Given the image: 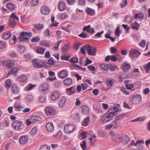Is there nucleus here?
<instances>
[{
	"instance_id": "nucleus-29",
	"label": "nucleus",
	"mask_w": 150,
	"mask_h": 150,
	"mask_svg": "<svg viewBox=\"0 0 150 150\" xmlns=\"http://www.w3.org/2000/svg\"><path fill=\"white\" fill-rule=\"evenodd\" d=\"M87 132L83 131L81 132L79 135V139L81 140H82L87 137Z\"/></svg>"
},
{
	"instance_id": "nucleus-18",
	"label": "nucleus",
	"mask_w": 150,
	"mask_h": 150,
	"mask_svg": "<svg viewBox=\"0 0 150 150\" xmlns=\"http://www.w3.org/2000/svg\"><path fill=\"white\" fill-rule=\"evenodd\" d=\"M140 144V145L142 144L143 145H144V140L143 139L138 140L136 143H135L134 140H132L131 143V145H134L135 146H139V145H138V144Z\"/></svg>"
},
{
	"instance_id": "nucleus-23",
	"label": "nucleus",
	"mask_w": 150,
	"mask_h": 150,
	"mask_svg": "<svg viewBox=\"0 0 150 150\" xmlns=\"http://www.w3.org/2000/svg\"><path fill=\"white\" fill-rule=\"evenodd\" d=\"M59 8L61 11H64L66 8L65 4L62 1H61L59 2Z\"/></svg>"
},
{
	"instance_id": "nucleus-61",
	"label": "nucleus",
	"mask_w": 150,
	"mask_h": 150,
	"mask_svg": "<svg viewBox=\"0 0 150 150\" xmlns=\"http://www.w3.org/2000/svg\"><path fill=\"white\" fill-rule=\"evenodd\" d=\"M14 107L19 109H20L21 108H22L21 105L18 103H16L14 104Z\"/></svg>"
},
{
	"instance_id": "nucleus-48",
	"label": "nucleus",
	"mask_w": 150,
	"mask_h": 150,
	"mask_svg": "<svg viewBox=\"0 0 150 150\" xmlns=\"http://www.w3.org/2000/svg\"><path fill=\"white\" fill-rule=\"evenodd\" d=\"M6 46V43L4 41H0V49H4Z\"/></svg>"
},
{
	"instance_id": "nucleus-53",
	"label": "nucleus",
	"mask_w": 150,
	"mask_h": 150,
	"mask_svg": "<svg viewBox=\"0 0 150 150\" xmlns=\"http://www.w3.org/2000/svg\"><path fill=\"white\" fill-rule=\"evenodd\" d=\"M12 131L10 130H9L5 134V136L7 138H9L12 136Z\"/></svg>"
},
{
	"instance_id": "nucleus-57",
	"label": "nucleus",
	"mask_w": 150,
	"mask_h": 150,
	"mask_svg": "<svg viewBox=\"0 0 150 150\" xmlns=\"http://www.w3.org/2000/svg\"><path fill=\"white\" fill-rule=\"evenodd\" d=\"M69 48V46L67 45H65L62 48V50L63 53L66 52Z\"/></svg>"
},
{
	"instance_id": "nucleus-54",
	"label": "nucleus",
	"mask_w": 150,
	"mask_h": 150,
	"mask_svg": "<svg viewBox=\"0 0 150 150\" xmlns=\"http://www.w3.org/2000/svg\"><path fill=\"white\" fill-rule=\"evenodd\" d=\"M25 50V47L22 46H19L18 49V51L20 53H22Z\"/></svg>"
},
{
	"instance_id": "nucleus-31",
	"label": "nucleus",
	"mask_w": 150,
	"mask_h": 150,
	"mask_svg": "<svg viewBox=\"0 0 150 150\" xmlns=\"http://www.w3.org/2000/svg\"><path fill=\"white\" fill-rule=\"evenodd\" d=\"M126 87L128 90H131V91H134L135 90V88H133V89H132L134 86V84L132 83H127L126 85Z\"/></svg>"
},
{
	"instance_id": "nucleus-41",
	"label": "nucleus",
	"mask_w": 150,
	"mask_h": 150,
	"mask_svg": "<svg viewBox=\"0 0 150 150\" xmlns=\"http://www.w3.org/2000/svg\"><path fill=\"white\" fill-rule=\"evenodd\" d=\"M121 32V31L119 27H117L115 31L114 34L116 36L119 37L120 33Z\"/></svg>"
},
{
	"instance_id": "nucleus-51",
	"label": "nucleus",
	"mask_w": 150,
	"mask_h": 150,
	"mask_svg": "<svg viewBox=\"0 0 150 150\" xmlns=\"http://www.w3.org/2000/svg\"><path fill=\"white\" fill-rule=\"evenodd\" d=\"M70 61L73 63H76L78 62V59L77 57H74L71 58Z\"/></svg>"
},
{
	"instance_id": "nucleus-42",
	"label": "nucleus",
	"mask_w": 150,
	"mask_h": 150,
	"mask_svg": "<svg viewBox=\"0 0 150 150\" xmlns=\"http://www.w3.org/2000/svg\"><path fill=\"white\" fill-rule=\"evenodd\" d=\"M34 26L35 28L38 30H41L43 28V25L42 24H35Z\"/></svg>"
},
{
	"instance_id": "nucleus-63",
	"label": "nucleus",
	"mask_w": 150,
	"mask_h": 150,
	"mask_svg": "<svg viewBox=\"0 0 150 150\" xmlns=\"http://www.w3.org/2000/svg\"><path fill=\"white\" fill-rule=\"evenodd\" d=\"M87 69L89 70L92 71H94L95 70V67L92 65H91L87 67Z\"/></svg>"
},
{
	"instance_id": "nucleus-45",
	"label": "nucleus",
	"mask_w": 150,
	"mask_h": 150,
	"mask_svg": "<svg viewBox=\"0 0 150 150\" xmlns=\"http://www.w3.org/2000/svg\"><path fill=\"white\" fill-rule=\"evenodd\" d=\"M50 147L47 145H43L40 147V150H50Z\"/></svg>"
},
{
	"instance_id": "nucleus-33",
	"label": "nucleus",
	"mask_w": 150,
	"mask_h": 150,
	"mask_svg": "<svg viewBox=\"0 0 150 150\" xmlns=\"http://www.w3.org/2000/svg\"><path fill=\"white\" fill-rule=\"evenodd\" d=\"M46 49L41 47H40L37 48L36 51L38 53L41 54H44V51Z\"/></svg>"
},
{
	"instance_id": "nucleus-4",
	"label": "nucleus",
	"mask_w": 150,
	"mask_h": 150,
	"mask_svg": "<svg viewBox=\"0 0 150 150\" xmlns=\"http://www.w3.org/2000/svg\"><path fill=\"white\" fill-rule=\"evenodd\" d=\"M75 128V125L71 124H67L65 125L64 128L65 133L68 134L74 131Z\"/></svg>"
},
{
	"instance_id": "nucleus-12",
	"label": "nucleus",
	"mask_w": 150,
	"mask_h": 150,
	"mask_svg": "<svg viewBox=\"0 0 150 150\" xmlns=\"http://www.w3.org/2000/svg\"><path fill=\"white\" fill-rule=\"evenodd\" d=\"M117 58L114 55H108L106 56L105 59V62H108L110 60L111 61L115 62L117 60Z\"/></svg>"
},
{
	"instance_id": "nucleus-25",
	"label": "nucleus",
	"mask_w": 150,
	"mask_h": 150,
	"mask_svg": "<svg viewBox=\"0 0 150 150\" xmlns=\"http://www.w3.org/2000/svg\"><path fill=\"white\" fill-rule=\"evenodd\" d=\"M18 79L19 81L23 82L27 80V77L26 75H23L18 77Z\"/></svg>"
},
{
	"instance_id": "nucleus-36",
	"label": "nucleus",
	"mask_w": 150,
	"mask_h": 150,
	"mask_svg": "<svg viewBox=\"0 0 150 150\" xmlns=\"http://www.w3.org/2000/svg\"><path fill=\"white\" fill-rule=\"evenodd\" d=\"M18 40L23 42H25L29 39V38H28L25 36H21L18 38Z\"/></svg>"
},
{
	"instance_id": "nucleus-43",
	"label": "nucleus",
	"mask_w": 150,
	"mask_h": 150,
	"mask_svg": "<svg viewBox=\"0 0 150 150\" xmlns=\"http://www.w3.org/2000/svg\"><path fill=\"white\" fill-rule=\"evenodd\" d=\"M144 67L146 71V73H148L150 70V62H149L147 64L145 65L144 66Z\"/></svg>"
},
{
	"instance_id": "nucleus-27",
	"label": "nucleus",
	"mask_w": 150,
	"mask_h": 150,
	"mask_svg": "<svg viewBox=\"0 0 150 150\" xmlns=\"http://www.w3.org/2000/svg\"><path fill=\"white\" fill-rule=\"evenodd\" d=\"M82 112L85 114L88 113L89 111L88 107L86 105H83L82 106Z\"/></svg>"
},
{
	"instance_id": "nucleus-47",
	"label": "nucleus",
	"mask_w": 150,
	"mask_h": 150,
	"mask_svg": "<svg viewBox=\"0 0 150 150\" xmlns=\"http://www.w3.org/2000/svg\"><path fill=\"white\" fill-rule=\"evenodd\" d=\"M40 38L39 36H36L32 38L31 40V41L32 42H37L40 40Z\"/></svg>"
},
{
	"instance_id": "nucleus-5",
	"label": "nucleus",
	"mask_w": 150,
	"mask_h": 150,
	"mask_svg": "<svg viewBox=\"0 0 150 150\" xmlns=\"http://www.w3.org/2000/svg\"><path fill=\"white\" fill-rule=\"evenodd\" d=\"M45 113L48 116H53L55 114V111L52 108L48 107L45 109Z\"/></svg>"
},
{
	"instance_id": "nucleus-15",
	"label": "nucleus",
	"mask_w": 150,
	"mask_h": 150,
	"mask_svg": "<svg viewBox=\"0 0 150 150\" xmlns=\"http://www.w3.org/2000/svg\"><path fill=\"white\" fill-rule=\"evenodd\" d=\"M60 97V93L59 91H55L54 92L51 96L52 99L53 100H55L58 99Z\"/></svg>"
},
{
	"instance_id": "nucleus-59",
	"label": "nucleus",
	"mask_w": 150,
	"mask_h": 150,
	"mask_svg": "<svg viewBox=\"0 0 150 150\" xmlns=\"http://www.w3.org/2000/svg\"><path fill=\"white\" fill-rule=\"evenodd\" d=\"M32 6H33L37 5L38 3V0H31Z\"/></svg>"
},
{
	"instance_id": "nucleus-46",
	"label": "nucleus",
	"mask_w": 150,
	"mask_h": 150,
	"mask_svg": "<svg viewBox=\"0 0 150 150\" xmlns=\"http://www.w3.org/2000/svg\"><path fill=\"white\" fill-rule=\"evenodd\" d=\"M14 63L11 61H7L6 65L8 68H11L14 65Z\"/></svg>"
},
{
	"instance_id": "nucleus-38",
	"label": "nucleus",
	"mask_w": 150,
	"mask_h": 150,
	"mask_svg": "<svg viewBox=\"0 0 150 150\" xmlns=\"http://www.w3.org/2000/svg\"><path fill=\"white\" fill-rule=\"evenodd\" d=\"M145 117H140L134 119L131 122H136L137 121H143L145 120Z\"/></svg>"
},
{
	"instance_id": "nucleus-10",
	"label": "nucleus",
	"mask_w": 150,
	"mask_h": 150,
	"mask_svg": "<svg viewBox=\"0 0 150 150\" xmlns=\"http://www.w3.org/2000/svg\"><path fill=\"white\" fill-rule=\"evenodd\" d=\"M42 120L41 117L38 115H35L31 116L30 119H27L26 122H30L31 121L40 122L42 121Z\"/></svg>"
},
{
	"instance_id": "nucleus-19",
	"label": "nucleus",
	"mask_w": 150,
	"mask_h": 150,
	"mask_svg": "<svg viewBox=\"0 0 150 150\" xmlns=\"http://www.w3.org/2000/svg\"><path fill=\"white\" fill-rule=\"evenodd\" d=\"M22 122H12V126L15 130L19 129L21 127Z\"/></svg>"
},
{
	"instance_id": "nucleus-3",
	"label": "nucleus",
	"mask_w": 150,
	"mask_h": 150,
	"mask_svg": "<svg viewBox=\"0 0 150 150\" xmlns=\"http://www.w3.org/2000/svg\"><path fill=\"white\" fill-rule=\"evenodd\" d=\"M85 47L88 55L94 56L96 54V48L91 47L88 45H85Z\"/></svg>"
},
{
	"instance_id": "nucleus-20",
	"label": "nucleus",
	"mask_w": 150,
	"mask_h": 150,
	"mask_svg": "<svg viewBox=\"0 0 150 150\" xmlns=\"http://www.w3.org/2000/svg\"><path fill=\"white\" fill-rule=\"evenodd\" d=\"M11 33L10 31L4 33L1 36V38L5 40H8L11 37Z\"/></svg>"
},
{
	"instance_id": "nucleus-17",
	"label": "nucleus",
	"mask_w": 150,
	"mask_h": 150,
	"mask_svg": "<svg viewBox=\"0 0 150 150\" xmlns=\"http://www.w3.org/2000/svg\"><path fill=\"white\" fill-rule=\"evenodd\" d=\"M111 66V64H105L104 63H103L100 65V67L101 68L105 71L109 69Z\"/></svg>"
},
{
	"instance_id": "nucleus-39",
	"label": "nucleus",
	"mask_w": 150,
	"mask_h": 150,
	"mask_svg": "<svg viewBox=\"0 0 150 150\" xmlns=\"http://www.w3.org/2000/svg\"><path fill=\"white\" fill-rule=\"evenodd\" d=\"M36 86L35 85H33L31 84H29L26 87V90L28 91L31 90L32 89L34 88Z\"/></svg>"
},
{
	"instance_id": "nucleus-55",
	"label": "nucleus",
	"mask_w": 150,
	"mask_h": 150,
	"mask_svg": "<svg viewBox=\"0 0 150 150\" xmlns=\"http://www.w3.org/2000/svg\"><path fill=\"white\" fill-rule=\"evenodd\" d=\"M132 19V17L130 16H126L125 21L128 23H130Z\"/></svg>"
},
{
	"instance_id": "nucleus-32",
	"label": "nucleus",
	"mask_w": 150,
	"mask_h": 150,
	"mask_svg": "<svg viewBox=\"0 0 150 150\" xmlns=\"http://www.w3.org/2000/svg\"><path fill=\"white\" fill-rule=\"evenodd\" d=\"M139 25L137 22L132 23L131 25V28L134 29L138 30L139 29Z\"/></svg>"
},
{
	"instance_id": "nucleus-37",
	"label": "nucleus",
	"mask_w": 150,
	"mask_h": 150,
	"mask_svg": "<svg viewBox=\"0 0 150 150\" xmlns=\"http://www.w3.org/2000/svg\"><path fill=\"white\" fill-rule=\"evenodd\" d=\"M20 35L21 36H29L30 37L32 36V33L31 32H21L20 33Z\"/></svg>"
},
{
	"instance_id": "nucleus-16",
	"label": "nucleus",
	"mask_w": 150,
	"mask_h": 150,
	"mask_svg": "<svg viewBox=\"0 0 150 150\" xmlns=\"http://www.w3.org/2000/svg\"><path fill=\"white\" fill-rule=\"evenodd\" d=\"M46 127L47 130L48 132H52L54 130V127L52 122H47Z\"/></svg>"
},
{
	"instance_id": "nucleus-40",
	"label": "nucleus",
	"mask_w": 150,
	"mask_h": 150,
	"mask_svg": "<svg viewBox=\"0 0 150 150\" xmlns=\"http://www.w3.org/2000/svg\"><path fill=\"white\" fill-rule=\"evenodd\" d=\"M11 91L14 93H18V89L17 86L13 85L12 86Z\"/></svg>"
},
{
	"instance_id": "nucleus-8",
	"label": "nucleus",
	"mask_w": 150,
	"mask_h": 150,
	"mask_svg": "<svg viewBox=\"0 0 150 150\" xmlns=\"http://www.w3.org/2000/svg\"><path fill=\"white\" fill-rule=\"evenodd\" d=\"M40 11L42 15H47L50 13V8L48 6H44L41 7Z\"/></svg>"
},
{
	"instance_id": "nucleus-22",
	"label": "nucleus",
	"mask_w": 150,
	"mask_h": 150,
	"mask_svg": "<svg viewBox=\"0 0 150 150\" xmlns=\"http://www.w3.org/2000/svg\"><path fill=\"white\" fill-rule=\"evenodd\" d=\"M68 73L65 70H62L60 71L59 73V77L61 79H64L67 76Z\"/></svg>"
},
{
	"instance_id": "nucleus-64",
	"label": "nucleus",
	"mask_w": 150,
	"mask_h": 150,
	"mask_svg": "<svg viewBox=\"0 0 150 150\" xmlns=\"http://www.w3.org/2000/svg\"><path fill=\"white\" fill-rule=\"evenodd\" d=\"M98 133L100 135V136L102 137H104L106 135V133L102 130L99 131L98 132Z\"/></svg>"
},
{
	"instance_id": "nucleus-28",
	"label": "nucleus",
	"mask_w": 150,
	"mask_h": 150,
	"mask_svg": "<svg viewBox=\"0 0 150 150\" xmlns=\"http://www.w3.org/2000/svg\"><path fill=\"white\" fill-rule=\"evenodd\" d=\"M95 10L90 8H88L86 11V12L87 14L89 16H92L94 13Z\"/></svg>"
},
{
	"instance_id": "nucleus-7",
	"label": "nucleus",
	"mask_w": 150,
	"mask_h": 150,
	"mask_svg": "<svg viewBox=\"0 0 150 150\" xmlns=\"http://www.w3.org/2000/svg\"><path fill=\"white\" fill-rule=\"evenodd\" d=\"M32 62L34 67L36 68H41L43 66V63L41 61H39L36 59H33Z\"/></svg>"
},
{
	"instance_id": "nucleus-34",
	"label": "nucleus",
	"mask_w": 150,
	"mask_h": 150,
	"mask_svg": "<svg viewBox=\"0 0 150 150\" xmlns=\"http://www.w3.org/2000/svg\"><path fill=\"white\" fill-rule=\"evenodd\" d=\"M134 17L135 19H142L144 18V15L141 13H137L135 14Z\"/></svg>"
},
{
	"instance_id": "nucleus-6",
	"label": "nucleus",
	"mask_w": 150,
	"mask_h": 150,
	"mask_svg": "<svg viewBox=\"0 0 150 150\" xmlns=\"http://www.w3.org/2000/svg\"><path fill=\"white\" fill-rule=\"evenodd\" d=\"M140 53L138 50L134 49H132L129 52V57L132 59L137 58L138 57L140 54Z\"/></svg>"
},
{
	"instance_id": "nucleus-11",
	"label": "nucleus",
	"mask_w": 150,
	"mask_h": 150,
	"mask_svg": "<svg viewBox=\"0 0 150 150\" xmlns=\"http://www.w3.org/2000/svg\"><path fill=\"white\" fill-rule=\"evenodd\" d=\"M76 92L75 88L74 86L66 89V93L69 96L75 93Z\"/></svg>"
},
{
	"instance_id": "nucleus-13",
	"label": "nucleus",
	"mask_w": 150,
	"mask_h": 150,
	"mask_svg": "<svg viewBox=\"0 0 150 150\" xmlns=\"http://www.w3.org/2000/svg\"><path fill=\"white\" fill-rule=\"evenodd\" d=\"M39 88L40 91L43 92L49 89V84L47 83H44L40 86Z\"/></svg>"
},
{
	"instance_id": "nucleus-24",
	"label": "nucleus",
	"mask_w": 150,
	"mask_h": 150,
	"mask_svg": "<svg viewBox=\"0 0 150 150\" xmlns=\"http://www.w3.org/2000/svg\"><path fill=\"white\" fill-rule=\"evenodd\" d=\"M72 83V80L70 78H67L64 80L63 83L66 86H69Z\"/></svg>"
},
{
	"instance_id": "nucleus-26",
	"label": "nucleus",
	"mask_w": 150,
	"mask_h": 150,
	"mask_svg": "<svg viewBox=\"0 0 150 150\" xmlns=\"http://www.w3.org/2000/svg\"><path fill=\"white\" fill-rule=\"evenodd\" d=\"M122 67L124 71H128L130 69L131 66L130 64L125 62L123 64Z\"/></svg>"
},
{
	"instance_id": "nucleus-44",
	"label": "nucleus",
	"mask_w": 150,
	"mask_h": 150,
	"mask_svg": "<svg viewBox=\"0 0 150 150\" xmlns=\"http://www.w3.org/2000/svg\"><path fill=\"white\" fill-rule=\"evenodd\" d=\"M7 6L8 8L11 10H13L15 8V6L12 3H8L7 4Z\"/></svg>"
},
{
	"instance_id": "nucleus-9",
	"label": "nucleus",
	"mask_w": 150,
	"mask_h": 150,
	"mask_svg": "<svg viewBox=\"0 0 150 150\" xmlns=\"http://www.w3.org/2000/svg\"><path fill=\"white\" fill-rule=\"evenodd\" d=\"M115 82V79L110 78L106 81L105 84L109 89H110L113 86Z\"/></svg>"
},
{
	"instance_id": "nucleus-30",
	"label": "nucleus",
	"mask_w": 150,
	"mask_h": 150,
	"mask_svg": "<svg viewBox=\"0 0 150 150\" xmlns=\"http://www.w3.org/2000/svg\"><path fill=\"white\" fill-rule=\"evenodd\" d=\"M12 85V82L10 79H8L6 81L5 86L7 89H9L10 88Z\"/></svg>"
},
{
	"instance_id": "nucleus-50",
	"label": "nucleus",
	"mask_w": 150,
	"mask_h": 150,
	"mask_svg": "<svg viewBox=\"0 0 150 150\" xmlns=\"http://www.w3.org/2000/svg\"><path fill=\"white\" fill-rule=\"evenodd\" d=\"M62 134V133L61 131H59L58 132L57 134L55 135H54L53 136L56 139H59L61 137Z\"/></svg>"
},
{
	"instance_id": "nucleus-58",
	"label": "nucleus",
	"mask_w": 150,
	"mask_h": 150,
	"mask_svg": "<svg viewBox=\"0 0 150 150\" xmlns=\"http://www.w3.org/2000/svg\"><path fill=\"white\" fill-rule=\"evenodd\" d=\"M54 17L53 16H52L51 17V20L52 22V24L51 25V26H56L58 25V23H55V24H54Z\"/></svg>"
},
{
	"instance_id": "nucleus-35",
	"label": "nucleus",
	"mask_w": 150,
	"mask_h": 150,
	"mask_svg": "<svg viewBox=\"0 0 150 150\" xmlns=\"http://www.w3.org/2000/svg\"><path fill=\"white\" fill-rule=\"evenodd\" d=\"M80 146L82 148L83 150H86L87 147L86 146V142L85 140H84L81 142L80 144Z\"/></svg>"
},
{
	"instance_id": "nucleus-21",
	"label": "nucleus",
	"mask_w": 150,
	"mask_h": 150,
	"mask_svg": "<svg viewBox=\"0 0 150 150\" xmlns=\"http://www.w3.org/2000/svg\"><path fill=\"white\" fill-rule=\"evenodd\" d=\"M28 137L26 136H24L20 137L19 141L20 144H24L28 142Z\"/></svg>"
},
{
	"instance_id": "nucleus-52",
	"label": "nucleus",
	"mask_w": 150,
	"mask_h": 150,
	"mask_svg": "<svg viewBox=\"0 0 150 150\" xmlns=\"http://www.w3.org/2000/svg\"><path fill=\"white\" fill-rule=\"evenodd\" d=\"M17 69L16 68H13L11 69V70L9 72L8 74H16L17 72Z\"/></svg>"
},
{
	"instance_id": "nucleus-56",
	"label": "nucleus",
	"mask_w": 150,
	"mask_h": 150,
	"mask_svg": "<svg viewBox=\"0 0 150 150\" xmlns=\"http://www.w3.org/2000/svg\"><path fill=\"white\" fill-rule=\"evenodd\" d=\"M37 132V128L36 127H34L32 129L31 132H30V134L31 135H33L36 133Z\"/></svg>"
},
{
	"instance_id": "nucleus-60",
	"label": "nucleus",
	"mask_w": 150,
	"mask_h": 150,
	"mask_svg": "<svg viewBox=\"0 0 150 150\" xmlns=\"http://www.w3.org/2000/svg\"><path fill=\"white\" fill-rule=\"evenodd\" d=\"M69 57L65 54H64L63 55H62L61 57V59L62 60L67 61L68 60V59H69Z\"/></svg>"
},
{
	"instance_id": "nucleus-2",
	"label": "nucleus",
	"mask_w": 150,
	"mask_h": 150,
	"mask_svg": "<svg viewBox=\"0 0 150 150\" xmlns=\"http://www.w3.org/2000/svg\"><path fill=\"white\" fill-rule=\"evenodd\" d=\"M8 23L10 26L14 27L15 26L16 21H19L18 17L16 16L15 13H13L10 16L9 18Z\"/></svg>"
},
{
	"instance_id": "nucleus-14",
	"label": "nucleus",
	"mask_w": 150,
	"mask_h": 150,
	"mask_svg": "<svg viewBox=\"0 0 150 150\" xmlns=\"http://www.w3.org/2000/svg\"><path fill=\"white\" fill-rule=\"evenodd\" d=\"M66 100V98L64 96L61 97L58 102L59 106L61 107H64L65 105Z\"/></svg>"
},
{
	"instance_id": "nucleus-49",
	"label": "nucleus",
	"mask_w": 150,
	"mask_h": 150,
	"mask_svg": "<svg viewBox=\"0 0 150 150\" xmlns=\"http://www.w3.org/2000/svg\"><path fill=\"white\" fill-rule=\"evenodd\" d=\"M70 25H68L66 27H62V29L66 31L69 32L71 31V29L70 28Z\"/></svg>"
},
{
	"instance_id": "nucleus-62",
	"label": "nucleus",
	"mask_w": 150,
	"mask_h": 150,
	"mask_svg": "<svg viewBox=\"0 0 150 150\" xmlns=\"http://www.w3.org/2000/svg\"><path fill=\"white\" fill-rule=\"evenodd\" d=\"M118 69V67L117 66H112L111 64V66L110 68V69L111 71H115L116 69Z\"/></svg>"
},
{
	"instance_id": "nucleus-1",
	"label": "nucleus",
	"mask_w": 150,
	"mask_h": 150,
	"mask_svg": "<svg viewBox=\"0 0 150 150\" xmlns=\"http://www.w3.org/2000/svg\"><path fill=\"white\" fill-rule=\"evenodd\" d=\"M118 105H116L110 108L108 110L107 113L105 114L102 117V121L108 122L111 120L115 115L116 114L117 112L118 111Z\"/></svg>"
}]
</instances>
